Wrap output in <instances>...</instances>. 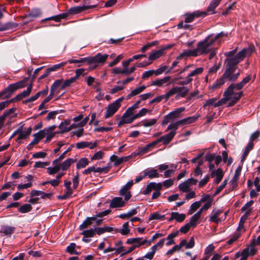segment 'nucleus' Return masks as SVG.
Wrapping results in <instances>:
<instances>
[{"label": "nucleus", "mask_w": 260, "mask_h": 260, "mask_svg": "<svg viewBox=\"0 0 260 260\" xmlns=\"http://www.w3.org/2000/svg\"><path fill=\"white\" fill-rule=\"evenodd\" d=\"M251 79V76L248 75L245 77L241 82L237 83H232L223 93V98L214 104V107H217L225 104L230 101L229 106H233L241 98L243 91L234 92V90H241Z\"/></svg>", "instance_id": "nucleus-1"}, {"label": "nucleus", "mask_w": 260, "mask_h": 260, "mask_svg": "<svg viewBox=\"0 0 260 260\" xmlns=\"http://www.w3.org/2000/svg\"><path fill=\"white\" fill-rule=\"evenodd\" d=\"M176 134V132L171 131L169 134L161 137L159 139L156 140L155 142H157V144L160 142H162L165 145L168 144L173 139Z\"/></svg>", "instance_id": "nucleus-14"}, {"label": "nucleus", "mask_w": 260, "mask_h": 260, "mask_svg": "<svg viewBox=\"0 0 260 260\" xmlns=\"http://www.w3.org/2000/svg\"><path fill=\"white\" fill-rule=\"evenodd\" d=\"M16 230L14 226H10L9 225H3L1 227V232L3 233L5 235L10 237L13 234Z\"/></svg>", "instance_id": "nucleus-22"}, {"label": "nucleus", "mask_w": 260, "mask_h": 260, "mask_svg": "<svg viewBox=\"0 0 260 260\" xmlns=\"http://www.w3.org/2000/svg\"><path fill=\"white\" fill-rule=\"evenodd\" d=\"M167 48H162L157 50H154L152 51L151 53H150L149 56V59L151 60H153L156 59H157L161 57L164 53L165 50Z\"/></svg>", "instance_id": "nucleus-21"}, {"label": "nucleus", "mask_w": 260, "mask_h": 260, "mask_svg": "<svg viewBox=\"0 0 260 260\" xmlns=\"http://www.w3.org/2000/svg\"><path fill=\"white\" fill-rule=\"evenodd\" d=\"M158 43V42L155 41L152 42L151 43H148L147 44L143 46L141 48V51L142 52H145L146 50L150 48L151 47L156 45Z\"/></svg>", "instance_id": "nucleus-55"}, {"label": "nucleus", "mask_w": 260, "mask_h": 260, "mask_svg": "<svg viewBox=\"0 0 260 260\" xmlns=\"http://www.w3.org/2000/svg\"><path fill=\"white\" fill-rule=\"evenodd\" d=\"M58 163L53 164V167H48L47 168V173L50 175L55 174L58 172L60 170L58 165Z\"/></svg>", "instance_id": "nucleus-43"}, {"label": "nucleus", "mask_w": 260, "mask_h": 260, "mask_svg": "<svg viewBox=\"0 0 260 260\" xmlns=\"http://www.w3.org/2000/svg\"><path fill=\"white\" fill-rule=\"evenodd\" d=\"M145 177H148L150 178L162 177V175L160 173L158 170V166L157 169L152 168L147 169L144 171V174L142 176L139 177L137 179H143Z\"/></svg>", "instance_id": "nucleus-11"}, {"label": "nucleus", "mask_w": 260, "mask_h": 260, "mask_svg": "<svg viewBox=\"0 0 260 260\" xmlns=\"http://www.w3.org/2000/svg\"><path fill=\"white\" fill-rule=\"evenodd\" d=\"M177 166L173 164L170 165L167 164H163L158 165V170L160 173L164 171L162 177L165 178L172 177L175 173Z\"/></svg>", "instance_id": "nucleus-8"}, {"label": "nucleus", "mask_w": 260, "mask_h": 260, "mask_svg": "<svg viewBox=\"0 0 260 260\" xmlns=\"http://www.w3.org/2000/svg\"><path fill=\"white\" fill-rule=\"evenodd\" d=\"M250 213L251 210L250 209L246 211L244 214L241 217L238 227L237 229V231H240L241 230L244 229V224L247 220L248 217L250 215Z\"/></svg>", "instance_id": "nucleus-23"}, {"label": "nucleus", "mask_w": 260, "mask_h": 260, "mask_svg": "<svg viewBox=\"0 0 260 260\" xmlns=\"http://www.w3.org/2000/svg\"><path fill=\"white\" fill-rule=\"evenodd\" d=\"M204 68L202 67L197 68L196 69L192 71L189 74L187 75L185 79L183 81H179L178 84L180 85H187L193 80L192 77L198 76L203 73Z\"/></svg>", "instance_id": "nucleus-9"}, {"label": "nucleus", "mask_w": 260, "mask_h": 260, "mask_svg": "<svg viewBox=\"0 0 260 260\" xmlns=\"http://www.w3.org/2000/svg\"><path fill=\"white\" fill-rule=\"evenodd\" d=\"M134 182L133 180L127 182V183L124 185L121 189L120 190L119 193L121 196H123L125 193L128 192V190L131 189L132 186L133 185Z\"/></svg>", "instance_id": "nucleus-38"}, {"label": "nucleus", "mask_w": 260, "mask_h": 260, "mask_svg": "<svg viewBox=\"0 0 260 260\" xmlns=\"http://www.w3.org/2000/svg\"><path fill=\"white\" fill-rule=\"evenodd\" d=\"M31 132V128L30 127H28L25 131H21L20 132H19V135L17 139L21 140L26 138L28 136H29L30 135Z\"/></svg>", "instance_id": "nucleus-41"}, {"label": "nucleus", "mask_w": 260, "mask_h": 260, "mask_svg": "<svg viewBox=\"0 0 260 260\" xmlns=\"http://www.w3.org/2000/svg\"><path fill=\"white\" fill-rule=\"evenodd\" d=\"M179 121H178L175 123H171L169 125L167 131L172 130V131L176 132V129L178 128L179 126L180 125Z\"/></svg>", "instance_id": "nucleus-56"}, {"label": "nucleus", "mask_w": 260, "mask_h": 260, "mask_svg": "<svg viewBox=\"0 0 260 260\" xmlns=\"http://www.w3.org/2000/svg\"><path fill=\"white\" fill-rule=\"evenodd\" d=\"M84 236V238H91L95 235L94 229L91 228L89 230H83L81 233Z\"/></svg>", "instance_id": "nucleus-42"}, {"label": "nucleus", "mask_w": 260, "mask_h": 260, "mask_svg": "<svg viewBox=\"0 0 260 260\" xmlns=\"http://www.w3.org/2000/svg\"><path fill=\"white\" fill-rule=\"evenodd\" d=\"M169 98H170V97H167L166 93L164 95H159V96H157L156 98L153 99L151 101V103H158V102H160L164 99H165L166 100V101H167Z\"/></svg>", "instance_id": "nucleus-62"}, {"label": "nucleus", "mask_w": 260, "mask_h": 260, "mask_svg": "<svg viewBox=\"0 0 260 260\" xmlns=\"http://www.w3.org/2000/svg\"><path fill=\"white\" fill-rule=\"evenodd\" d=\"M253 51V47H249L243 49L235 55L233 51L226 52L224 53V55L226 56L225 59H232L233 60H238V63L244 59L246 56L251 54Z\"/></svg>", "instance_id": "nucleus-4"}, {"label": "nucleus", "mask_w": 260, "mask_h": 260, "mask_svg": "<svg viewBox=\"0 0 260 260\" xmlns=\"http://www.w3.org/2000/svg\"><path fill=\"white\" fill-rule=\"evenodd\" d=\"M162 185L161 183H155L154 182L148 183L147 187L142 191V194L148 195L150 193L152 190L160 191L162 189Z\"/></svg>", "instance_id": "nucleus-10"}, {"label": "nucleus", "mask_w": 260, "mask_h": 260, "mask_svg": "<svg viewBox=\"0 0 260 260\" xmlns=\"http://www.w3.org/2000/svg\"><path fill=\"white\" fill-rule=\"evenodd\" d=\"M129 226V222H126L124 223L122 225V228L120 230V233L122 235H127L130 231V230L128 229Z\"/></svg>", "instance_id": "nucleus-48"}, {"label": "nucleus", "mask_w": 260, "mask_h": 260, "mask_svg": "<svg viewBox=\"0 0 260 260\" xmlns=\"http://www.w3.org/2000/svg\"><path fill=\"white\" fill-rule=\"evenodd\" d=\"M242 257L240 260H246L249 255V248L246 247L241 252Z\"/></svg>", "instance_id": "nucleus-58"}, {"label": "nucleus", "mask_w": 260, "mask_h": 260, "mask_svg": "<svg viewBox=\"0 0 260 260\" xmlns=\"http://www.w3.org/2000/svg\"><path fill=\"white\" fill-rule=\"evenodd\" d=\"M212 203L211 201L206 202L203 206L196 213L197 215L201 217L202 212L204 210H208L211 206Z\"/></svg>", "instance_id": "nucleus-50"}, {"label": "nucleus", "mask_w": 260, "mask_h": 260, "mask_svg": "<svg viewBox=\"0 0 260 260\" xmlns=\"http://www.w3.org/2000/svg\"><path fill=\"white\" fill-rule=\"evenodd\" d=\"M146 86L145 85L136 88L135 89L132 90V91L127 95L126 99H129L132 97L141 93L146 89Z\"/></svg>", "instance_id": "nucleus-29"}, {"label": "nucleus", "mask_w": 260, "mask_h": 260, "mask_svg": "<svg viewBox=\"0 0 260 260\" xmlns=\"http://www.w3.org/2000/svg\"><path fill=\"white\" fill-rule=\"evenodd\" d=\"M171 79L170 76H166L163 78L157 79L156 80L153 81L151 85L152 86H156L158 87L162 86L164 84L169 82Z\"/></svg>", "instance_id": "nucleus-25"}, {"label": "nucleus", "mask_w": 260, "mask_h": 260, "mask_svg": "<svg viewBox=\"0 0 260 260\" xmlns=\"http://www.w3.org/2000/svg\"><path fill=\"white\" fill-rule=\"evenodd\" d=\"M133 119H132V117L131 116L125 115L124 114L118 123V126L119 127L121 126L124 124L126 123H131L133 122Z\"/></svg>", "instance_id": "nucleus-40"}, {"label": "nucleus", "mask_w": 260, "mask_h": 260, "mask_svg": "<svg viewBox=\"0 0 260 260\" xmlns=\"http://www.w3.org/2000/svg\"><path fill=\"white\" fill-rule=\"evenodd\" d=\"M32 87V84H29L27 86L26 90H24L23 92H22L20 94L16 95L15 98L13 99V100H14V101H20L21 99H22L23 98L28 96L31 91Z\"/></svg>", "instance_id": "nucleus-19"}, {"label": "nucleus", "mask_w": 260, "mask_h": 260, "mask_svg": "<svg viewBox=\"0 0 260 260\" xmlns=\"http://www.w3.org/2000/svg\"><path fill=\"white\" fill-rule=\"evenodd\" d=\"M222 212V210L220 209L213 210L210 216V221L214 222L215 223H218L220 222L221 220L220 218H218V217Z\"/></svg>", "instance_id": "nucleus-24"}, {"label": "nucleus", "mask_w": 260, "mask_h": 260, "mask_svg": "<svg viewBox=\"0 0 260 260\" xmlns=\"http://www.w3.org/2000/svg\"><path fill=\"white\" fill-rule=\"evenodd\" d=\"M71 149L69 148L67 150H66L62 154H61L57 158L54 159L53 161V164L59 163L61 160H62L65 157V155L70 151H71Z\"/></svg>", "instance_id": "nucleus-59"}, {"label": "nucleus", "mask_w": 260, "mask_h": 260, "mask_svg": "<svg viewBox=\"0 0 260 260\" xmlns=\"http://www.w3.org/2000/svg\"><path fill=\"white\" fill-rule=\"evenodd\" d=\"M225 70L221 77L212 85V89L220 88L226 81L234 82L240 75V70L238 69V60L232 59H225Z\"/></svg>", "instance_id": "nucleus-2"}, {"label": "nucleus", "mask_w": 260, "mask_h": 260, "mask_svg": "<svg viewBox=\"0 0 260 260\" xmlns=\"http://www.w3.org/2000/svg\"><path fill=\"white\" fill-rule=\"evenodd\" d=\"M130 156L118 157L116 155H113L110 157V160L112 162H114V166H118L123 161H126L128 160Z\"/></svg>", "instance_id": "nucleus-26"}, {"label": "nucleus", "mask_w": 260, "mask_h": 260, "mask_svg": "<svg viewBox=\"0 0 260 260\" xmlns=\"http://www.w3.org/2000/svg\"><path fill=\"white\" fill-rule=\"evenodd\" d=\"M60 182V180H50L49 181H47L44 182L41 184V185L46 186L48 184H51L53 186H56L58 185Z\"/></svg>", "instance_id": "nucleus-51"}, {"label": "nucleus", "mask_w": 260, "mask_h": 260, "mask_svg": "<svg viewBox=\"0 0 260 260\" xmlns=\"http://www.w3.org/2000/svg\"><path fill=\"white\" fill-rule=\"evenodd\" d=\"M123 100L124 97L122 96L109 104L106 109L105 118H108L112 117L120 107L121 103Z\"/></svg>", "instance_id": "nucleus-7"}, {"label": "nucleus", "mask_w": 260, "mask_h": 260, "mask_svg": "<svg viewBox=\"0 0 260 260\" xmlns=\"http://www.w3.org/2000/svg\"><path fill=\"white\" fill-rule=\"evenodd\" d=\"M89 160L86 157L80 158L76 164V168L77 169H80L85 168L89 164Z\"/></svg>", "instance_id": "nucleus-37"}, {"label": "nucleus", "mask_w": 260, "mask_h": 260, "mask_svg": "<svg viewBox=\"0 0 260 260\" xmlns=\"http://www.w3.org/2000/svg\"><path fill=\"white\" fill-rule=\"evenodd\" d=\"M64 185L66 188V191L65 193L61 196H57V198L58 200H67L69 199L73 193V190L71 188V182L70 181H67V180H64Z\"/></svg>", "instance_id": "nucleus-12"}, {"label": "nucleus", "mask_w": 260, "mask_h": 260, "mask_svg": "<svg viewBox=\"0 0 260 260\" xmlns=\"http://www.w3.org/2000/svg\"><path fill=\"white\" fill-rule=\"evenodd\" d=\"M112 212L111 210L108 209L105 210L102 212H100L98 213L95 215L93 216L94 217H99V218H102L105 216H107L108 214H109Z\"/></svg>", "instance_id": "nucleus-64"}, {"label": "nucleus", "mask_w": 260, "mask_h": 260, "mask_svg": "<svg viewBox=\"0 0 260 260\" xmlns=\"http://www.w3.org/2000/svg\"><path fill=\"white\" fill-rule=\"evenodd\" d=\"M205 13L200 11H195L191 13H187L185 15V23H190L192 22L195 18H198L201 16L202 15Z\"/></svg>", "instance_id": "nucleus-17"}, {"label": "nucleus", "mask_w": 260, "mask_h": 260, "mask_svg": "<svg viewBox=\"0 0 260 260\" xmlns=\"http://www.w3.org/2000/svg\"><path fill=\"white\" fill-rule=\"evenodd\" d=\"M174 219L179 222L183 221L186 217V215L183 213H179L178 212H173Z\"/></svg>", "instance_id": "nucleus-44"}, {"label": "nucleus", "mask_w": 260, "mask_h": 260, "mask_svg": "<svg viewBox=\"0 0 260 260\" xmlns=\"http://www.w3.org/2000/svg\"><path fill=\"white\" fill-rule=\"evenodd\" d=\"M76 248V244L75 243H71L70 245L67 246L66 249V252H68L70 254H76L79 255L80 254V252H78L76 250L75 248Z\"/></svg>", "instance_id": "nucleus-39"}, {"label": "nucleus", "mask_w": 260, "mask_h": 260, "mask_svg": "<svg viewBox=\"0 0 260 260\" xmlns=\"http://www.w3.org/2000/svg\"><path fill=\"white\" fill-rule=\"evenodd\" d=\"M96 220V217L93 216L92 217H88L85 218L83 221V223L80 225L79 229L80 230H83L84 229L88 228L91 225L92 223Z\"/></svg>", "instance_id": "nucleus-20"}, {"label": "nucleus", "mask_w": 260, "mask_h": 260, "mask_svg": "<svg viewBox=\"0 0 260 260\" xmlns=\"http://www.w3.org/2000/svg\"><path fill=\"white\" fill-rule=\"evenodd\" d=\"M201 217L194 214L190 219V222L188 223L191 226L195 227L197 225L198 221L200 219Z\"/></svg>", "instance_id": "nucleus-45"}, {"label": "nucleus", "mask_w": 260, "mask_h": 260, "mask_svg": "<svg viewBox=\"0 0 260 260\" xmlns=\"http://www.w3.org/2000/svg\"><path fill=\"white\" fill-rule=\"evenodd\" d=\"M96 146V143H92L89 142H81L76 144L77 149H83L89 147L90 149H93Z\"/></svg>", "instance_id": "nucleus-30"}, {"label": "nucleus", "mask_w": 260, "mask_h": 260, "mask_svg": "<svg viewBox=\"0 0 260 260\" xmlns=\"http://www.w3.org/2000/svg\"><path fill=\"white\" fill-rule=\"evenodd\" d=\"M94 169H95V170L94 171V173H98L100 174H106L107 172H108L110 170V167H102V168H101V167L95 168L94 167Z\"/></svg>", "instance_id": "nucleus-47"}, {"label": "nucleus", "mask_w": 260, "mask_h": 260, "mask_svg": "<svg viewBox=\"0 0 260 260\" xmlns=\"http://www.w3.org/2000/svg\"><path fill=\"white\" fill-rule=\"evenodd\" d=\"M184 107L177 108L174 111L168 114L172 120L179 117V114L185 110Z\"/></svg>", "instance_id": "nucleus-34"}, {"label": "nucleus", "mask_w": 260, "mask_h": 260, "mask_svg": "<svg viewBox=\"0 0 260 260\" xmlns=\"http://www.w3.org/2000/svg\"><path fill=\"white\" fill-rule=\"evenodd\" d=\"M167 69H168V67L166 66H161V67H159V68H158L157 70H153L154 74L156 76H157L159 75H161L165 72H166Z\"/></svg>", "instance_id": "nucleus-52"}, {"label": "nucleus", "mask_w": 260, "mask_h": 260, "mask_svg": "<svg viewBox=\"0 0 260 260\" xmlns=\"http://www.w3.org/2000/svg\"><path fill=\"white\" fill-rule=\"evenodd\" d=\"M32 207L30 204H24L20 206L18 210L20 213H26L31 211Z\"/></svg>", "instance_id": "nucleus-36"}, {"label": "nucleus", "mask_w": 260, "mask_h": 260, "mask_svg": "<svg viewBox=\"0 0 260 260\" xmlns=\"http://www.w3.org/2000/svg\"><path fill=\"white\" fill-rule=\"evenodd\" d=\"M189 91V88L186 86H175L166 93V96L167 97H171L176 94L177 98H184L188 94Z\"/></svg>", "instance_id": "nucleus-5"}, {"label": "nucleus", "mask_w": 260, "mask_h": 260, "mask_svg": "<svg viewBox=\"0 0 260 260\" xmlns=\"http://www.w3.org/2000/svg\"><path fill=\"white\" fill-rule=\"evenodd\" d=\"M198 118V116H190L187 118L179 120L181 125H186L194 122Z\"/></svg>", "instance_id": "nucleus-32"}, {"label": "nucleus", "mask_w": 260, "mask_h": 260, "mask_svg": "<svg viewBox=\"0 0 260 260\" xmlns=\"http://www.w3.org/2000/svg\"><path fill=\"white\" fill-rule=\"evenodd\" d=\"M222 155L223 161H224V162H225V163L226 162L228 165H230L233 162V159L231 157L228 159V152L225 151H224L222 152Z\"/></svg>", "instance_id": "nucleus-53"}, {"label": "nucleus", "mask_w": 260, "mask_h": 260, "mask_svg": "<svg viewBox=\"0 0 260 260\" xmlns=\"http://www.w3.org/2000/svg\"><path fill=\"white\" fill-rule=\"evenodd\" d=\"M214 43V40L211 39V35H209L204 40L200 41L196 49L198 55L206 54L211 52Z\"/></svg>", "instance_id": "nucleus-3"}, {"label": "nucleus", "mask_w": 260, "mask_h": 260, "mask_svg": "<svg viewBox=\"0 0 260 260\" xmlns=\"http://www.w3.org/2000/svg\"><path fill=\"white\" fill-rule=\"evenodd\" d=\"M75 77H71V78L65 80L62 85V88H64L70 86L73 83L75 82L76 80Z\"/></svg>", "instance_id": "nucleus-57"}, {"label": "nucleus", "mask_w": 260, "mask_h": 260, "mask_svg": "<svg viewBox=\"0 0 260 260\" xmlns=\"http://www.w3.org/2000/svg\"><path fill=\"white\" fill-rule=\"evenodd\" d=\"M49 165L50 163L47 161H37L34 165V167L37 168H45L47 166H48Z\"/></svg>", "instance_id": "nucleus-54"}, {"label": "nucleus", "mask_w": 260, "mask_h": 260, "mask_svg": "<svg viewBox=\"0 0 260 260\" xmlns=\"http://www.w3.org/2000/svg\"><path fill=\"white\" fill-rule=\"evenodd\" d=\"M70 120H65L63 122H62L59 124L58 127L59 129H60L61 130V133H64L65 132H67L66 131H65V129H68V126L70 124Z\"/></svg>", "instance_id": "nucleus-49"}, {"label": "nucleus", "mask_w": 260, "mask_h": 260, "mask_svg": "<svg viewBox=\"0 0 260 260\" xmlns=\"http://www.w3.org/2000/svg\"><path fill=\"white\" fill-rule=\"evenodd\" d=\"M157 120L156 119H151L150 120H148L145 121L143 125L144 127H148L154 125L156 123Z\"/></svg>", "instance_id": "nucleus-63"}, {"label": "nucleus", "mask_w": 260, "mask_h": 260, "mask_svg": "<svg viewBox=\"0 0 260 260\" xmlns=\"http://www.w3.org/2000/svg\"><path fill=\"white\" fill-rule=\"evenodd\" d=\"M157 145L155 141L146 145L144 147L141 148L140 150L137 153L138 155L144 154L150 151L151 149Z\"/></svg>", "instance_id": "nucleus-28"}, {"label": "nucleus", "mask_w": 260, "mask_h": 260, "mask_svg": "<svg viewBox=\"0 0 260 260\" xmlns=\"http://www.w3.org/2000/svg\"><path fill=\"white\" fill-rule=\"evenodd\" d=\"M198 56L197 51L196 49L190 50H184L177 57V60H180L183 58H186L190 56Z\"/></svg>", "instance_id": "nucleus-13"}, {"label": "nucleus", "mask_w": 260, "mask_h": 260, "mask_svg": "<svg viewBox=\"0 0 260 260\" xmlns=\"http://www.w3.org/2000/svg\"><path fill=\"white\" fill-rule=\"evenodd\" d=\"M201 202L197 201L193 203L190 207V211H188V214H191L193 212L196 211L201 206Z\"/></svg>", "instance_id": "nucleus-46"}, {"label": "nucleus", "mask_w": 260, "mask_h": 260, "mask_svg": "<svg viewBox=\"0 0 260 260\" xmlns=\"http://www.w3.org/2000/svg\"><path fill=\"white\" fill-rule=\"evenodd\" d=\"M178 188L180 191L183 192H188L190 190V184L188 182H187V180L182 183H180L178 185Z\"/></svg>", "instance_id": "nucleus-35"}, {"label": "nucleus", "mask_w": 260, "mask_h": 260, "mask_svg": "<svg viewBox=\"0 0 260 260\" xmlns=\"http://www.w3.org/2000/svg\"><path fill=\"white\" fill-rule=\"evenodd\" d=\"M125 203L121 197H114L110 202V207L111 208H116L124 207Z\"/></svg>", "instance_id": "nucleus-15"}, {"label": "nucleus", "mask_w": 260, "mask_h": 260, "mask_svg": "<svg viewBox=\"0 0 260 260\" xmlns=\"http://www.w3.org/2000/svg\"><path fill=\"white\" fill-rule=\"evenodd\" d=\"M76 160L73 158H68L66 159L61 164H58L60 170L62 171L67 170L71 166V165L74 163Z\"/></svg>", "instance_id": "nucleus-18"}, {"label": "nucleus", "mask_w": 260, "mask_h": 260, "mask_svg": "<svg viewBox=\"0 0 260 260\" xmlns=\"http://www.w3.org/2000/svg\"><path fill=\"white\" fill-rule=\"evenodd\" d=\"M210 175L212 178H215L216 179H222L223 177L224 173L221 169L218 168L216 170H212Z\"/></svg>", "instance_id": "nucleus-33"}, {"label": "nucleus", "mask_w": 260, "mask_h": 260, "mask_svg": "<svg viewBox=\"0 0 260 260\" xmlns=\"http://www.w3.org/2000/svg\"><path fill=\"white\" fill-rule=\"evenodd\" d=\"M221 0H212L207 8V12L211 14H215V9L219 5Z\"/></svg>", "instance_id": "nucleus-31"}, {"label": "nucleus", "mask_w": 260, "mask_h": 260, "mask_svg": "<svg viewBox=\"0 0 260 260\" xmlns=\"http://www.w3.org/2000/svg\"><path fill=\"white\" fill-rule=\"evenodd\" d=\"M108 57V54H102L101 53H99L93 57L88 58L87 62L90 64V68L93 69L98 67L99 64L104 63Z\"/></svg>", "instance_id": "nucleus-6"}, {"label": "nucleus", "mask_w": 260, "mask_h": 260, "mask_svg": "<svg viewBox=\"0 0 260 260\" xmlns=\"http://www.w3.org/2000/svg\"><path fill=\"white\" fill-rule=\"evenodd\" d=\"M66 64V62H62L59 64H55L54 66H53L52 67H50L48 69H49V70L50 71V72L52 71H56L57 70L60 69L62 67L64 66Z\"/></svg>", "instance_id": "nucleus-61"}, {"label": "nucleus", "mask_w": 260, "mask_h": 260, "mask_svg": "<svg viewBox=\"0 0 260 260\" xmlns=\"http://www.w3.org/2000/svg\"><path fill=\"white\" fill-rule=\"evenodd\" d=\"M46 135L45 130H42L38 132L37 133L34 134V139L31 142V144H36L39 142L44 138Z\"/></svg>", "instance_id": "nucleus-27"}, {"label": "nucleus", "mask_w": 260, "mask_h": 260, "mask_svg": "<svg viewBox=\"0 0 260 260\" xmlns=\"http://www.w3.org/2000/svg\"><path fill=\"white\" fill-rule=\"evenodd\" d=\"M228 180H224V181L221 183V184L218 187L214 193V196L217 195L224 188V187L228 183Z\"/></svg>", "instance_id": "nucleus-60"}, {"label": "nucleus", "mask_w": 260, "mask_h": 260, "mask_svg": "<svg viewBox=\"0 0 260 260\" xmlns=\"http://www.w3.org/2000/svg\"><path fill=\"white\" fill-rule=\"evenodd\" d=\"M95 5H91V6H78V7H74L70 8L68 10V13L70 14H76L81 12L83 11H84L86 9L94 8L95 7Z\"/></svg>", "instance_id": "nucleus-16"}]
</instances>
